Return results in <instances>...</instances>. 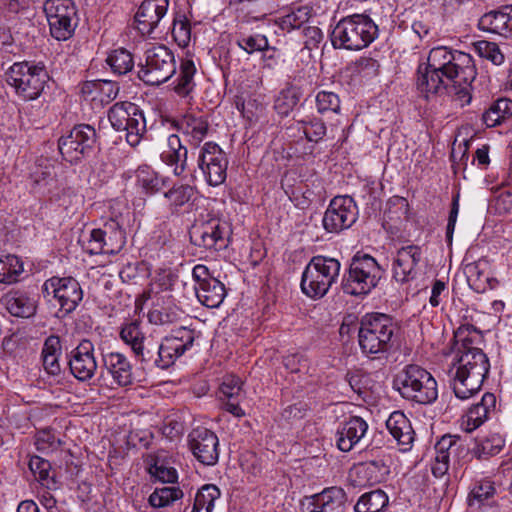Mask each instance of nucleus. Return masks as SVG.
<instances>
[{
    "label": "nucleus",
    "instance_id": "obj_40",
    "mask_svg": "<svg viewBox=\"0 0 512 512\" xmlns=\"http://www.w3.org/2000/svg\"><path fill=\"white\" fill-rule=\"evenodd\" d=\"M312 8L309 6H299L288 14L282 16L277 21L279 28L290 32L295 29H302L311 17Z\"/></svg>",
    "mask_w": 512,
    "mask_h": 512
},
{
    "label": "nucleus",
    "instance_id": "obj_2",
    "mask_svg": "<svg viewBox=\"0 0 512 512\" xmlns=\"http://www.w3.org/2000/svg\"><path fill=\"white\" fill-rule=\"evenodd\" d=\"M456 356L453 368L451 387L455 396L466 400L476 394L488 374L489 360L478 345L482 340L481 332L472 324H462L454 332Z\"/></svg>",
    "mask_w": 512,
    "mask_h": 512
},
{
    "label": "nucleus",
    "instance_id": "obj_25",
    "mask_svg": "<svg viewBox=\"0 0 512 512\" xmlns=\"http://www.w3.org/2000/svg\"><path fill=\"white\" fill-rule=\"evenodd\" d=\"M478 26L483 31L509 37L512 35V4L504 5L499 10L485 13L479 19Z\"/></svg>",
    "mask_w": 512,
    "mask_h": 512
},
{
    "label": "nucleus",
    "instance_id": "obj_53",
    "mask_svg": "<svg viewBox=\"0 0 512 512\" xmlns=\"http://www.w3.org/2000/svg\"><path fill=\"white\" fill-rule=\"evenodd\" d=\"M119 336L132 352L147 337L137 321L124 324L120 329Z\"/></svg>",
    "mask_w": 512,
    "mask_h": 512
},
{
    "label": "nucleus",
    "instance_id": "obj_35",
    "mask_svg": "<svg viewBox=\"0 0 512 512\" xmlns=\"http://www.w3.org/2000/svg\"><path fill=\"white\" fill-rule=\"evenodd\" d=\"M512 116V100L499 98L482 114V121L487 127H495Z\"/></svg>",
    "mask_w": 512,
    "mask_h": 512
},
{
    "label": "nucleus",
    "instance_id": "obj_59",
    "mask_svg": "<svg viewBox=\"0 0 512 512\" xmlns=\"http://www.w3.org/2000/svg\"><path fill=\"white\" fill-rule=\"evenodd\" d=\"M237 45L248 54H252L258 51H265L269 48L268 39L266 36L261 34L243 36L238 39Z\"/></svg>",
    "mask_w": 512,
    "mask_h": 512
},
{
    "label": "nucleus",
    "instance_id": "obj_64",
    "mask_svg": "<svg viewBox=\"0 0 512 512\" xmlns=\"http://www.w3.org/2000/svg\"><path fill=\"white\" fill-rule=\"evenodd\" d=\"M29 468L38 481L48 482L51 464L48 460L39 456H33L29 461Z\"/></svg>",
    "mask_w": 512,
    "mask_h": 512
},
{
    "label": "nucleus",
    "instance_id": "obj_1",
    "mask_svg": "<svg viewBox=\"0 0 512 512\" xmlns=\"http://www.w3.org/2000/svg\"><path fill=\"white\" fill-rule=\"evenodd\" d=\"M477 71L468 53L438 46L432 48L426 62L419 63L416 71V88L429 99L431 96L454 94L460 106L471 102V85Z\"/></svg>",
    "mask_w": 512,
    "mask_h": 512
},
{
    "label": "nucleus",
    "instance_id": "obj_17",
    "mask_svg": "<svg viewBox=\"0 0 512 512\" xmlns=\"http://www.w3.org/2000/svg\"><path fill=\"white\" fill-rule=\"evenodd\" d=\"M358 217V208L350 196L334 197L324 213L322 223L327 232L338 233L351 227Z\"/></svg>",
    "mask_w": 512,
    "mask_h": 512
},
{
    "label": "nucleus",
    "instance_id": "obj_6",
    "mask_svg": "<svg viewBox=\"0 0 512 512\" xmlns=\"http://www.w3.org/2000/svg\"><path fill=\"white\" fill-rule=\"evenodd\" d=\"M394 388L400 395L419 404H432L438 397L437 382L424 368L410 364L398 373Z\"/></svg>",
    "mask_w": 512,
    "mask_h": 512
},
{
    "label": "nucleus",
    "instance_id": "obj_42",
    "mask_svg": "<svg viewBox=\"0 0 512 512\" xmlns=\"http://www.w3.org/2000/svg\"><path fill=\"white\" fill-rule=\"evenodd\" d=\"M301 90L296 86L282 89L274 100V109L281 116H287L299 103Z\"/></svg>",
    "mask_w": 512,
    "mask_h": 512
},
{
    "label": "nucleus",
    "instance_id": "obj_50",
    "mask_svg": "<svg viewBox=\"0 0 512 512\" xmlns=\"http://www.w3.org/2000/svg\"><path fill=\"white\" fill-rule=\"evenodd\" d=\"M137 182L147 194H154L166 185L165 178L148 168L138 170Z\"/></svg>",
    "mask_w": 512,
    "mask_h": 512
},
{
    "label": "nucleus",
    "instance_id": "obj_38",
    "mask_svg": "<svg viewBox=\"0 0 512 512\" xmlns=\"http://www.w3.org/2000/svg\"><path fill=\"white\" fill-rule=\"evenodd\" d=\"M389 503L387 494L376 489L360 496L354 506L355 512H381Z\"/></svg>",
    "mask_w": 512,
    "mask_h": 512
},
{
    "label": "nucleus",
    "instance_id": "obj_54",
    "mask_svg": "<svg viewBox=\"0 0 512 512\" xmlns=\"http://www.w3.org/2000/svg\"><path fill=\"white\" fill-rule=\"evenodd\" d=\"M495 487L490 480H481L473 486L468 496L469 506L480 507L485 501L493 497Z\"/></svg>",
    "mask_w": 512,
    "mask_h": 512
},
{
    "label": "nucleus",
    "instance_id": "obj_29",
    "mask_svg": "<svg viewBox=\"0 0 512 512\" xmlns=\"http://www.w3.org/2000/svg\"><path fill=\"white\" fill-rule=\"evenodd\" d=\"M496 397L492 393H485L480 402L472 405L462 417V427L466 432L479 428L495 410Z\"/></svg>",
    "mask_w": 512,
    "mask_h": 512
},
{
    "label": "nucleus",
    "instance_id": "obj_22",
    "mask_svg": "<svg viewBox=\"0 0 512 512\" xmlns=\"http://www.w3.org/2000/svg\"><path fill=\"white\" fill-rule=\"evenodd\" d=\"M422 260L421 247L408 245L397 251L393 263V277L397 282L405 283L417 277V266Z\"/></svg>",
    "mask_w": 512,
    "mask_h": 512
},
{
    "label": "nucleus",
    "instance_id": "obj_31",
    "mask_svg": "<svg viewBox=\"0 0 512 512\" xmlns=\"http://www.w3.org/2000/svg\"><path fill=\"white\" fill-rule=\"evenodd\" d=\"M435 451H441L443 454H447L448 459L462 465L467 462L469 457V446L459 435H444L436 443Z\"/></svg>",
    "mask_w": 512,
    "mask_h": 512
},
{
    "label": "nucleus",
    "instance_id": "obj_23",
    "mask_svg": "<svg viewBox=\"0 0 512 512\" xmlns=\"http://www.w3.org/2000/svg\"><path fill=\"white\" fill-rule=\"evenodd\" d=\"M103 369L112 378L113 384L127 387L133 384V367L126 355L120 352L102 354Z\"/></svg>",
    "mask_w": 512,
    "mask_h": 512
},
{
    "label": "nucleus",
    "instance_id": "obj_8",
    "mask_svg": "<svg viewBox=\"0 0 512 512\" xmlns=\"http://www.w3.org/2000/svg\"><path fill=\"white\" fill-rule=\"evenodd\" d=\"M382 274L383 270L374 257L357 253L343 277V291L354 296L367 295L377 286Z\"/></svg>",
    "mask_w": 512,
    "mask_h": 512
},
{
    "label": "nucleus",
    "instance_id": "obj_7",
    "mask_svg": "<svg viewBox=\"0 0 512 512\" xmlns=\"http://www.w3.org/2000/svg\"><path fill=\"white\" fill-rule=\"evenodd\" d=\"M340 268L341 264L335 258L321 255L312 257L302 274V292L310 298H322L337 281Z\"/></svg>",
    "mask_w": 512,
    "mask_h": 512
},
{
    "label": "nucleus",
    "instance_id": "obj_26",
    "mask_svg": "<svg viewBox=\"0 0 512 512\" xmlns=\"http://www.w3.org/2000/svg\"><path fill=\"white\" fill-rule=\"evenodd\" d=\"M119 90L118 84L110 80L85 81L81 85V94L84 99L99 102L101 107L113 101L118 96Z\"/></svg>",
    "mask_w": 512,
    "mask_h": 512
},
{
    "label": "nucleus",
    "instance_id": "obj_60",
    "mask_svg": "<svg viewBox=\"0 0 512 512\" xmlns=\"http://www.w3.org/2000/svg\"><path fill=\"white\" fill-rule=\"evenodd\" d=\"M465 273L469 286L480 293L485 291L488 276L480 271L478 263H471L466 266Z\"/></svg>",
    "mask_w": 512,
    "mask_h": 512
},
{
    "label": "nucleus",
    "instance_id": "obj_18",
    "mask_svg": "<svg viewBox=\"0 0 512 512\" xmlns=\"http://www.w3.org/2000/svg\"><path fill=\"white\" fill-rule=\"evenodd\" d=\"M189 449L202 464L213 466L219 459V439L217 435L204 427L193 429L188 435Z\"/></svg>",
    "mask_w": 512,
    "mask_h": 512
},
{
    "label": "nucleus",
    "instance_id": "obj_56",
    "mask_svg": "<svg viewBox=\"0 0 512 512\" xmlns=\"http://www.w3.org/2000/svg\"><path fill=\"white\" fill-rule=\"evenodd\" d=\"M149 474L162 483H176L178 473L174 467L168 466L158 458L148 467Z\"/></svg>",
    "mask_w": 512,
    "mask_h": 512
},
{
    "label": "nucleus",
    "instance_id": "obj_55",
    "mask_svg": "<svg viewBox=\"0 0 512 512\" xmlns=\"http://www.w3.org/2000/svg\"><path fill=\"white\" fill-rule=\"evenodd\" d=\"M101 228L92 229L88 237L84 235L79 240L82 248L90 255L106 254V246Z\"/></svg>",
    "mask_w": 512,
    "mask_h": 512
},
{
    "label": "nucleus",
    "instance_id": "obj_16",
    "mask_svg": "<svg viewBox=\"0 0 512 512\" xmlns=\"http://www.w3.org/2000/svg\"><path fill=\"white\" fill-rule=\"evenodd\" d=\"M194 331L187 327L173 330L169 335L158 341V356L156 368L168 369L175 361L189 350L194 343Z\"/></svg>",
    "mask_w": 512,
    "mask_h": 512
},
{
    "label": "nucleus",
    "instance_id": "obj_3",
    "mask_svg": "<svg viewBox=\"0 0 512 512\" xmlns=\"http://www.w3.org/2000/svg\"><path fill=\"white\" fill-rule=\"evenodd\" d=\"M398 330L392 317L383 313L366 314L360 321L358 342L365 355H381L390 351Z\"/></svg>",
    "mask_w": 512,
    "mask_h": 512
},
{
    "label": "nucleus",
    "instance_id": "obj_24",
    "mask_svg": "<svg viewBox=\"0 0 512 512\" xmlns=\"http://www.w3.org/2000/svg\"><path fill=\"white\" fill-rule=\"evenodd\" d=\"M368 430V424L361 417L353 416L340 424L336 431L335 441L339 450L351 451Z\"/></svg>",
    "mask_w": 512,
    "mask_h": 512
},
{
    "label": "nucleus",
    "instance_id": "obj_37",
    "mask_svg": "<svg viewBox=\"0 0 512 512\" xmlns=\"http://www.w3.org/2000/svg\"><path fill=\"white\" fill-rule=\"evenodd\" d=\"M31 178L34 188L37 189L39 193L49 195L51 198L55 196L54 189L57 186V179L55 169L52 165L36 168V170L32 172Z\"/></svg>",
    "mask_w": 512,
    "mask_h": 512
},
{
    "label": "nucleus",
    "instance_id": "obj_57",
    "mask_svg": "<svg viewBox=\"0 0 512 512\" xmlns=\"http://www.w3.org/2000/svg\"><path fill=\"white\" fill-rule=\"evenodd\" d=\"M317 111L321 114L328 112L338 113L341 102L339 96L331 91H319L315 98Z\"/></svg>",
    "mask_w": 512,
    "mask_h": 512
},
{
    "label": "nucleus",
    "instance_id": "obj_27",
    "mask_svg": "<svg viewBox=\"0 0 512 512\" xmlns=\"http://www.w3.org/2000/svg\"><path fill=\"white\" fill-rule=\"evenodd\" d=\"M161 160L173 168L176 176H182L187 169L188 150L176 134L167 137L166 146L161 152Z\"/></svg>",
    "mask_w": 512,
    "mask_h": 512
},
{
    "label": "nucleus",
    "instance_id": "obj_49",
    "mask_svg": "<svg viewBox=\"0 0 512 512\" xmlns=\"http://www.w3.org/2000/svg\"><path fill=\"white\" fill-rule=\"evenodd\" d=\"M194 194V187L188 184H179L166 191L164 197L168 200L171 211L174 212L188 203Z\"/></svg>",
    "mask_w": 512,
    "mask_h": 512
},
{
    "label": "nucleus",
    "instance_id": "obj_14",
    "mask_svg": "<svg viewBox=\"0 0 512 512\" xmlns=\"http://www.w3.org/2000/svg\"><path fill=\"white\" fill-rule=\"evenodd\" d=\"M51 36L69 39L77 27V8L73 0H46L43 5Z\"/></svg>",
    "mask_w": 512,
    "mask_h": 512
},
{
    "label": "nucleus",
    "instance_id": "obj_46",
    "mask_svg": "<svg viewBox=\"0 0 512 512\" xmlns=\"http://www.w3.org/2000/svg\"><path fill=\"white\" fill-rule=\"evenodd\" d=\"M113 73L125 75L134 68L133 55L125 48L113 50L106 59Z\"/></svg>",
    "mask_w": 512,
    "mask_h": 512
},
{
    "label": "nucleus",
    "instance_id": "obj_34",
    "mask_svg": "<svg viewBox=\"0 0 512 512\" xmlns=\"http://www.w3.org/2000/svg\"><path fill=\"white\" fill-rule=\"evenodd\" d=\"M101 231L106 246V254L115 255L119 253L126 243V233L117 219H110L105 222Z\"/></svg>",
    "mask_w": 512,
    "mask_h": 512
},
{
    "label": "nucleus",
    "instance_id": "obj_11",
    "mask_svg": "<svg viewBox=\"0 0 512 512\" xmlns=\"http://www.w3.org/2000/svg\"><path fill=\"white\" fill-rule=\"evenodd\" d=\"M108 119L116 131H124L129 145L137 146L146 132V121L138 105L129 101L117 102L108 111Z\"/></svg>",
    "mask_w": 512,
    "mask_h": 512
},
{
    "label": "nucleus",
    "instance_id": "obj_61",
    "mask_svg": "<svg viewBox=\"0 0 512 512\" xmlns=\"http://www.w3.org/2000/svg\"><path fill=\"white\" fill-rule=\"evenodd\" d=\"M35 445L39 452L49 453L57 450L61 445V441L51 431L42 430L37 434Z\"/></svg>",
    "mask_w": 512,
    "mask_h": 512
},
{
    "label": "nucleus",
    "instance_id": "obj_9",
    "mask_svg": "<svg viewBox=\"0 0 512 512\" xmlns=\"http://www.w3.org/2000/svg\"><path fill=\"white\" fill-rule=\"evenodd\" d=\"M176 72L173 52L158 44L145 51V64L139 66L138 78L147 85L158 86L168 81Z\"/></svg>",
    "mask_w": 512,
    "mask_h": 512
},
{
    "label": "nucleus",
    "instance_id": "obj_52",
    "mask_svg": "<svg viewBox=\"0 0 512 512\" xmlns=\"http://www.w3.org/2000/svg\"><path fill=\"white\" fill-rule=\"evenodd\" d=\"M359 468L367 475L370 483H379L390 473L388 465L382 458L366 461Z\"/></svg>",
    "mask_w": 512,
    "mask_h": 512
},
{
    "label": "nucleus",
    "instance_id": "obj_13",
    "mask_svg": "<svg viewBox=\"0 0 512 512\" xmlns=\"http://www.w3.org/2000/svg\"><path fill=\"white\" fill-rule=\"evenodd\" d=\"M230 234L229 224L217 217L197 219L189 231L191 243L214 251H221L228 247Z\"/></svg>",
    "mask_w": 512,
    "mask_h": 512
},
{
    "label": "nucleus",
    "instance_id": "obj_4",
    "mask_svg": "<svg viewBox=\"0 0 512 512\" xmlns=\"http://www.w3.org/2000/svg\"><path fill=\"white\" fill-rule=\"evenodd\" d=\"M378 25L367 14L343 17L331 32V43L336 49L358 51L368 47L377 37Z\"/></svg>",
    "mask_w": 512,
    "mask_h": 512
},
{
    "label": "nucleus",
    "instance_id": "obj_63",
    "mask_svg": "<svg viewBox=\"0 0 512 512\" xmlns=\"http://www.w3.org/2000/svg\"><path fill=\"white\" fill-rule=\"evenodd\" d=\"M172 36L180 47H186L191 38V27L187 20L175 19L173 22Z\"/></svg>",
    "mask_w": 512,
    "mask_h": 512
},
{
    "label": "nucleus",
    "instance_id": "obj_33",
    "mask_svg": "<svg viewBox=\"0 0 512 512\" xmlns=\"http://www.w3.org/2000/svg\"><path fill=\"white\" fill-rule=\"evenodd\" d=\"M196 296L200 303L208 308H217L226 296L224 284L217 278L209 279L206 283L194 287Z\"/></svg>",
    "mask_w": 512,
    "mask_h": 512
},
{
    "label": "nucleus",
    "instance_id": "obj_51",
    "mask_svg": "<svg viewBox=\"0 0 512 512\" xmlns=\"http://www.w3.org/2000/svg\"><path fill=\"white\" fill-rule=\"evenodd\" d=\"M297 130L302 131L310 142L318 143L326 134V125L319 118L297 121Z\"/></svg>",
    "mask_w": 512,
    "mask_h": 512
},
{
    "label": "nucleus",
    "instance_id": "obj_10",
    "mask_svg": "<svg viewBox=\"0 0 512 512\" xmlns=\"http://www.w3.org/2000/svg\"><path fill=\"white\" fill-rule=\"evenodd\" d=\"M97 140L93 126L78 124L67 135L59 138L58 150L66 162L78 164L95 152Z\"/></svg>",
    "mask_w": 512,
    "mask_h": 512
},
{
    "label": "nucleus",
    "instance_id": "obj_21",
    "mask_svg": "<svg viewBox=\"0 0 512 512\" xmlns=\"http://www.w3.org/2000/svg\"><path fill=\"white\" fill-rule=\"evenodd\" d=\"M169 0H144L135 14L136 29L143 36H151L167 13Z\"/></svg>",
    "mask_w": 512,
    "mask_h": 512
},
{
    "label": "nucleus",
    "instance_id": "obj_20",
    "mask_svg": "<svg viewBox=\"0 0 512 512\" xmlns=\"http://www.w3.org/2000/svg\"><path fill=\"white\" fill-rule=\"evenodd\" d=\"M69 368L72 375L79 381L91 380L98 365L94 357V345L88 339H83L76 348L71 351Z\"/></svg>",
    "mask_w": 512,
    "mask_h": 512
},
{
    "label": "nucleus",
    "instance_id": "obj_62",
    "mask_svg": "<svg viewBox=\"0 0 512 512\" xmlns=\"http://www.w3.org/2000/svg\"><path fill=\"white\" fill-rule=\"evenodd\" d=\"M242 387V381L239 377L230 375L224 378L220 388V399H236L238 398Z\"/></svg>",
    "mask_w": 512,
    "mask_h": 512
},
{
    "label": "nucleus",
    "instance_id": "obj_36",
    "mask_svg": "<svg viewBox=\"0 0 512 512\" xmlns=\"http://www.w3.org/2000/svg\"><path fill=\"white\" fill-rule=\"evenodd\" d=\"M132 353L135 361L139 363L143 369L156 368L158 341L151 336H147Z\"/></svg>",
    "mask_w": 512,
    "mask_h": 512
},
{
    "label": "nucleus",
    "instance_id": "obj_32",
    "mask_svg": "<svg viewBox=\"0 0 512 512\" xmlns=\"http://www.w3.org/2000/svg\"><path fill=\"white\" fill-rule=\"evenodd\" d=\"M178 131L189 137L191 145L198 146L206 137L209 129V123L203 117H197L192 114L185 115L175 124Z\"/></svg>",
    "mask_w": 512,
    "mask_h": 512
},
{
    "label": "nucleus",
    "instance_id": "obj_44",
    "mask_svg": "<svg viewBox=\"0 0 512 512\" xmlns=\"http://www.w3.org/2000/svg\"><path fill=\"white\" fill-rule=\"evenodd\" d=\"M24 272L23 262L15 255L0 258V284H13Z\"/></svg>",
    "mask_w": 512,
    "mask_h": 512
},
{
    "label": "nucleus",
    "instance_id": "obj_45",
    "mask_svg": "<svg viewBox=\"0 0 512 512\" xmlns=\"http://www.w3.org/2000/svg\"><path fill=\"white\" fill-rule=\"evenodd\" d=\"M281 0H240L241 10L253 20H260L280 6Z\"/></svg>",
    "mask_w": 512,
    "mask_h": 512
},
{
    "label": "nucleus",
    "instance_id": "obj_41",
    "mask_svg": "<svg viewBox=\"0 0 512 512\" xmlns=\"http://www.w3.org/2000/svg\"><path fill=\"white\" fill-rule=\"evenodd\" d=\"M220 495V489L216 485H203L195 495L191 512H212L215 501Z\"/></svg>",
    "mask_w": 512,
    "mask_h": 512
},
{
    "label": "nucleus",
    "instance_id": "obj_19",
    "mask_svg": "<svg viewBox=\"0 0 512 512\" xmlns=\"http://www.w3.org/2000/svg\"><path fill=\"white\" fill-rule=\"evenodd\" d=\"M346 501L344 489L332 486L320 493L305 496L301 504L305 512H344Z\"/></svg>",
    "mask_w": 512,
    "mask_h": 512
},
{
    "label": "nucleus",
    "instance_id": "obj_43",
    "mask_svg": "<svg viewBox=\"0 0 512 512\" xmlns=\"http://www.w3.org/2000/svg\"><path fill=\"white\" fill-rule=\"evenodd\" d=\"M504 444L505 441L499 434H490L476 442V445L472 449V453L479 460L487 459L500 453Z\"/></svg>",
    "mask_w": 512,
    "mask_h": 512
},
{
    "label": "nucleus",
    "instance_id": "obj_28",
    "mask_svg": "<svg viewBox=\"0 0 512 512\" xmlns=\"http://www.w3.org/2000/svg\"><path fill=\"white\" fill-rule=\"evenodd\" d=\"M386 427L392 437L397 441L400 451L406 452L412 448L414 430L409 419L401 411H394L386 420Z\"/></svg>",
    "mask_w": 512,
    "mask_h": 512
},
{
    "label": "nucleus",
    "instance_id": "obj_58",
    "mask_svg": "<svg viewBox=\"0 0 512 512\" xmlns=\"http://www.w3.org/2000/svg\"><path fill=\"white\" fill-rule=\"evenodd\" d=\"M475 50L480 57L491 61L494 65H501L505 60L504 54L494 42L478 41L475 43Z\"/></svg>",
    "mask_w": 512,
    "mask_h": 512
},
{
    "label": "nucleus",
    "instance_id": "obj_5",
    "mask_svg": "<svg viewBox=\"0 0 512 512\" xmlns=\"http://www.w3.org/2000/svg\"><path fill=\"white\" fill-rule=\"evenodd\" d=\"M5 80L24 101L38 99L48 85L50 76L42 62H15L5 71Z\"/></svg>",
    "mask_w": 512,
    "mask_h": 512
},
{
    "label": "nucleus",
    "instance_id": "obj_48",
    "mask_svg": "<svg viewBox=\"0 0 512 512\" xmlns=\"http://www.w3.org/2000/svg\"><path fill=\"white\" fill-rule=\"evenodd\" d=\"M184 493L179 487L156 488L149 496V504L154 508H164L183 498Z\"/></svg>",
    "mask_w": 512,
    "mask_h": 512
},
{
    "label": "nucleus",
    "instance_id": "obj_12",
    "mask_svg": "<svg viewBox=\"0 0 512 512\" xmlns=\"http://www.w3.org/2000/svg\"><path fill=\"white\" fill-rule=\"evenodd\" d=\"M41 292L49 303L59 305L62 316L72 313L83 299L81 285L73 277H51L43 283Z\"/></svg>",
    "mask_w": 512,
    "mask_h": 512
},
{
    "label": "nucleus",
    "instance_id": "obj_47",
    "mask_svg": "<svg viewBox=\"0 0 512 512\" xmlns=\"http://www.w3.org/2000/svg\"><path fill=\"white\" fill-rule=\"evenodd\" d=\"M184 311L174 304H167L148 313L149 322L155 325H169L178 322Z\"/></svg>",
    "mask_w": 512,
    "mask_h": 512
},
{
    "label": "nucleus",
    "instance_id": "obj_30",
    "mask_svg": "<svg viewBox=\"0 0 512 512\" xmlns=\"http://www.w3.org/2000/svg\"><path fill=\"white\" fill-rule=\"evenodd\" d=\"M3 303L8 312L21 318L32 317L36 313V301L22 291H11L3 298Z\"/></svg>",
    "mask_w": 512,
    "mask_h": 512
},
{
    "label": "nucleus",
    "instance_id": "obj_15",
    "mask_svg": "<svg viewBox=\"0 0 512 512\" xmlns=\"http://www.w3.org/2000/svg\"><path fill=\"white\" fill-rule=\"evenodd\" d=\"M229 160L223 149L215 142H205L198 154L197 165L206 183L216 187L225 182Z\"/></svg>",
    "mask_w": 512,
    "mask_h": 512
},
{
    "label": "nucleus",
    "instance_id": "obj_39",
    "mask_svg": "<svg viewBox=\"0 0 512 512\" xmlns=\"http://www.w3.org/2000/svg\"><path fill=\"white\" fill-rule=\"evenodd\" d=\"M196 73V67L194 62L190 59L181 61L179 76L176 79L174 87L175 92L181 96H188L195 88L194 75Z\"/></svg>",
    "mask_w": 512,
    "mask_h": 512
}]
</instances>
